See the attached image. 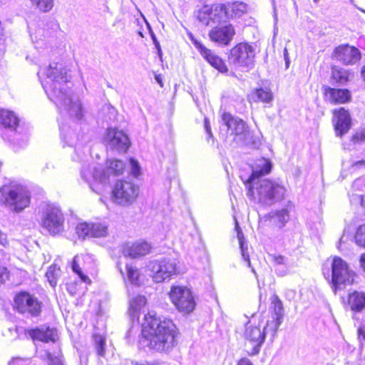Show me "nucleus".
Here are the masks:
<instances>
[{"instance_id":"obj_16","label":"nucleus","mask_w":365,"mask_h":365,"mask_svg":"<svg viewBox=\"0 0 365 365\" xmlns=\"http://www.w3.org/2000/svg\"><path fill=\"white\" fill-rule=\"evenodd\" d=\"M191 40L195 47L200 52L201 56L212 67H214L221 73H226L228 71L225 62L212 51L206 48L202 43H201L197 39H195L192 36L191 37Z\"/></svg>"},{"instance_id":"obj_58","label":"nucleus","mask_w":365,"mask_h":365,"mask_svg":"<svg viewBox=\"0 0 365 365\" xmlns=\"http://www.w3.org/2000/svg\"><path fill=\"white\" fill-rule=\"evenodd\" d=\"M104 108L108 109L109 113L112 116H113V117L115 116V115H116V110H115V108L113 106H112L110 105H107V106H105Z\"/></svg>"},{"instance_id":"obj_9","label":"nucleus","mask_w":365,"mask_h":365,"mask_svg":"<svg viewBox=\"0 0 365 365\" xmlns=\"http://www.w3.org/2000/svg\"><path fill=\"white\" fill-rule=\"evenodd\" d=\"M139 187L128 180H118L112 190V200L120 205L128 206L138 196Z\"/></svg>"},{"instance_id":"obj_7","label":"nucleus","mask_w":365,"mask_h":365,"mask_svg":"<svg viewBox=\"0 0 365 365\" xmlns=\"http://www.w3.org/2000/svg\"><path fill=\"white\" fill-rule=\"evenodd\" d=\"M355 273L350 270L347 263L339 257H334L331 263V287L336 294L342 286L351 284Z\"/></svg>"},{"instance_id":"obj_44","label":"nucleus","mask_w":365,"mask_h":365,"mask_svg":"<svg viewBox=\"0 0 365 365\" xmlns=\"http://www.w3.org/2000/svg\"><path fill=\"white\" fill-rule=\"evenodd\" d=\"M354 239L356 245L365 247V224L357 228Z\"/></svg>"},{"instance_id":"obj_41","label":"nucleus","mask_w":365,"mask_h":365,"mask_svg":"<svg viewBox=\"0 0 365 365\" xmlns=\"http://www.w3.org/2000/svg\"><path fill=\"white\" fill-rule=\"evenodd\" d=\"M31 1L34 6L43 12L49 11L53 6V0H31Z\"/></svg>"},{"instance_id":"obj_47","label":"nucleus","mask_w":365,"mask_h":365,"mask_svg":"<svg viewBox=\"0 0 365 365\" xmlns=\"http://www.w3.org/2000/svg\"><path fill=\"white\" fill-rule=\"evenodd\" d=\"M46 358L48 365H64V360L62 356H54L51 353L47 352Z\"/></svg>"},{"instance_id":"obj_21","label":"nucleus","mask_w":365,"mask_h":365,"mask_svg":"<svg viewBox=\"0 0 365 365\" xmlns=\"http://www.w3.org/2000/svg\"><path fill=\"white\" fill-rule=\"evenodd\" d=\"M151 245L145 241H137L124 245L123 253L125 257L133 259L140 258L148 255L151 250Z\"/></svg>"},{"instance_id":"obj_10","label":"nucleus","mask_w":365,"mask_h":365,"mask_svg":"<svg viewBox=\"0 0 365 365\" xmlns=\"http://www.w3.org/2000/svg\"><path fill=\"white\" fill-rule=\"evenodd\" d=\"M255 56V49L248 43H241L233 47L228 56V62L230 65L247 70L254 66Z\"/></svg>"},{"instance_id":"obj_15","label":"nucleus","mask_w":365,"mask_h":365,"mask_svg":"<svg viewBox=\"0 0 365 365\" xmlns=\"http://www.w3.org/2000/svg\"><path fill=\"white\" fill-rule=\"evenodd\" d=\"M103 168L91 167L89 164H83L81 170V178L89 185L90 187L96 191L93 187V183L106 185V177Z\"/></svg>"},{"instance_id":"obj_2","label":"nucleus","mask_w":365,"mask_h":365,"mask_svg":"<svg viewBox=\"0 0 365 365\" xmlns=\"http://www.w3.org/2000/svg\"><path fill=\"white\" fill-rule=\"evenodd\" d=\"M271 170L272 163L269 160L259 159L252 169V174L244 182L250 200L265 206H271L282 201L287 192L282 184L269 179H259L269 173Z\"/></svg>"},{"instance_id":"obj_64","label":"nucleus","mask_w":365,"mask_h":365,"mask_svg":"<svg viewBox=\"0 0 365 365\" xmlns=\"http://www.w3.org/2000/svg\"><path fill=\"white\" fill-rule=\"evenodd\" d=\"M361 205L365 206V197H361Z\"/></svg>"},{"instance_id":"obj_62","label":"nucleus","mask_w":365,"mask_h":365,"mask_svg":"<svg viewBox=\"0 0 365 365\" xmlns=\"http://www.w3.org/2000/svg\"><path fill=\"white\" fill-rule=\"evenodd\" d=\"M18 360H19V358H17V359H13V361H12L11 362H10V363H9V365H14L15 361H18Z\"/></svg>"},{"instance_id":"obj_35","label":"nucleus","mask_w":365,"mask_h":365,"mask_svg":"<svg viewBox=\"0 0 365 365\" xmlns=\"http://www.w3.org/2000/svg\"><path fill=\"white\" fill-rule=\"evenodd\" d=\"M59 128L61 131V136L64 144L71 147L76 146V135L70 130L66 131L65 126L62 124L59 125Z\"/></svg>"},{"instance_id":"obj_45","label":"nucleus","mask_w":365,"mask_h":365,"mask_svg":"<svg viewBox=\"0 0 365 365\" xmlns=\"http://www.w3.org/2000/svg\"><path fill=\"white\" fill-rule=\"evenodd\" d=\"M45 30H46V36H52V34L54 32H56L59 29V24L58 21L54 19H49L46 26H45Z\"/></svg>"},{"instance_id":"obj_39","label":"nucleus","mask_w":365,"mask_h":365,"mask_svg":"<svg viewBox=\"0 0 365 365\" xmlns=\"http://www.w3.org/2000/svg\"><path fill=\"white\" fill-rule=\"evenodd\" d=\"M76 233L81 239H85L86 237H91V224L86 222L78 224L76 227Z\"/></svg>"},{"instance_id":"obj_52","label":"nucleus","mask_w":365,"mask_h":365,"mask_svg":"<svg viewBox=\"0 0 365 365\" xmlns=\"http://www.w3.org/2000/svg\"><path fill=\"white\" fill-rule=\"evenodd\" d=\"M132 365H160V363L157 361H132L131 362Z\"/></svg>"},{"instance_id":"obj_37","label":"nucleus","mask_w":365,"mask_h":365,"mask_svg":"<svg viewBox=\"0 0 365 365\" xmlns=\"http://www.w3.org/2000/svg\"><path fill=\"white\" fill-rule=\"evenodd\" d=\"M93 343L96 354L100 357H105L106 355V339L103 336L95 334L93 335Z\"/></svg>"},{"instance_id":"obj_19","label":"nucleus","mask_w":365,"mask_h":365,"mask_svg":"<svg viewBox=\"0 0 365 365\" xmlns=\"http://www.w3.org/2000/svg\"><path fill=\"white\" fill-rule=\"evenodd\" d=\"M294 205L288 201L285 206L279 210L271 211L266 218L273 222L278 228H283L290 219V212L294 210Z\"/></svg>"},{"instance_id":"obj_40","label":"nucleus","mask_w":365,"mask_h":365,"mask_svg":"<svg viewBox=\"0 0 365 365\" xmlns=\"http://www.w3.org/2000/svg\"><path fill=\"white\" fill-rule=\"evenodd\" d=\"M127 277L128 280L135 285L139 284V276L140 273L137 268L133 267L130 264H126Z\"/></svg>"},{"instance_id":"obj_60","label":"nucleus","mask_w":365,"mask_h":365,"mask_svg":"<svg viewBox=\"0 0 365 365\" xmlns=\"http://www.w3.org/2000/svg\"><path fill=\"white\" fill-rule=\"evenodd\" d=\"M360 264L363 269L365 271V254H363L360 257Z\"/></svg>"},{"instance_id":"obj_56","label":"nucleus","mask_w":365,"mask_h":365,"mask_svg":"<svg viewBox=\"0 0 365 365\" xmlns=\"http://www.w3.org/2000/svg\"><path fill=\"white\" fill-rule=\"evenodd\" d=\"M8 244V240L6 234L0 230V245L6 246Z\"/></svg>"},{"instance_id":"obj_34","label":"nucleus","mask_w":365,"mask_h":365,"mask_svg":"<svg viewBox=\"0 0 365 365\" xmlns=\"http://www.w3.org/2000/svg\"><path fill=\"white\" fill-rule=\"evenodd\" d=\"M331 78L337 83L344 85L349 81V73L346 70L334 66L331 69Z\"/></svg>"},{"instance_id":"obj_36","label":"nucleus","mask_w":365,"mask_h":365,"mask_svg":"<svg viewBox=\"0 0 365 365\" xmlns=\"http://www.w3.org/2000/svg\"><path fill=\"white\" fill-rule=\"evenodd\" d=\"M60 275L61 269L56 264L51 265L46 273V277L53 287L56 286L57 280Z\"/></svg>"},{"instance_id":"obj_49","label":"nucleus","mask_w":365,"mask_h":365,"mask_svg":"<svg viewBox=\"0 0 365 365\" xmlns=\"http://www.w3.org/2000/svg\"><path fill=\"white\" fill-rule=\"evenodd\" d=\"M148 29H149V34H150V36L153 40V44L157 50V53H158V55L160 58H162V55H163V52H162V50H161V47H160V42L158 41L157 39V37L155 34V33L153 32L152 28L150 27V26L149 24H148Z\"/></svg>"},{"instance_id":"obj_63","label":"nucleus","mask_w":365,"mask_h":365,"mask_svg":"<svg viewBox=\"0 0 365 365\" xmlns=\"http://www.w3.org/2000/svg\"><path fill=\"white\" fill-rule=\"evenodd\" d=\"M361 74H362V76H364V80H365V67H364V68H362Z\"/></svg>"},{"instance_id":"obj_23","label":"nucleus","mask_w":365,"mask_h":365,"mask_svg":"<svg viewBox=\"0 0 365 365\" xmlns=\"http://www.w3.org/2000/svg\"><path fill=\"white\" fill-rule=\"evenodd\" d=\"M336 121L334 124L335 131L337 135L342 136L346 133L351 128V117L349 112L343 108L334 110Z\"/></svg>"},{"instance_id":"obj_27","label":"nucleus","mask_w":365,"mask_h":365,"mask_svg":"<svg viewBox=\"0 0 365 365\" xmlns=\"http://www.w3.org/2000/svg\"><path fill=\"white\" fill-rule=\"evenodd\" d=\"M125 164L122 160H113L109 162L106 168H103V173L106 174L105 177L106 184L109 183V178L111 175L114 176H118L123 174V170H125Z\"/></svg>"},{"instance_id":"obj_28","label":"nucleus","mask_w":365,"mask_h":365,"mask_svg":"<svg viewBox=\"0 0 365 365\" xmlns=\"http://www.w3.org/2000/svg\"><path fill=\"white\" fill-rule=\"evenodd\" d=\"M250 98L254 102L271 103L273 101V93L269 88H258L253 90Z\"/></svg>"},{"instance_id":"obj_17","label":"nucleus","mask_w":365,"mask_h":365,"mask_svg":"<svg viewBox=\"0 0 365 365\" xmlns=\"http://www.w3.org/2000/svg\"><path fill=\"white\" fill-rule=\"evenodd\" d=\"M222 121L230 135H235L240 139L245 138L248 132L247 126L242 120L234 117L230 113H225L222 116Z\"/></svg>"},{"instance_id":"obj_38","label":"nucleus","mask_w":365,"mask_h":365,"mask_svg":"<svg viewBox=\"0 0 365 365\" xmlns=\"http://www.w3.org/2000/svg\"><path fill=\"white\" fill-rule=\"evenodd\" d=\"M91 237H102L107 235L108 227L106 225L100 222L91 224Z\"/></svg>"},{"instance_id":"obj_43","label":"nucleus","mask_w":365,"mask_h":365,"mask_svg":"<svg viewBox=\"0 0 365 365\" xmlns=\"http://www.w3.org/2000/svg\"><path fill=\"white\" fill-rule=\"evenodd\" d=\"M78 256H75L73 259V262H72V264H71L72 270L73 272H75L76 274H78V276L79 277V278L81 279L82 282H86V283L90 282L91 280H90L89 277L83 273L81 267H79V264L78 263Z\"/></svg>"},{"instance_id":"obj_1","label":"nucleus","mask_w":365,"mask_h":365,"mask_svg":"<svg viewBox=\"0 0 365 365\" xmlns=\"http://www.w3.org/2000/svg\"><path fill=\"white\" fill-rule=\"evenodd\" d=\"M38 78L46 76L41 85L48 98L55 103L61 113L65 112L73 120H81L83 116L82 105L74 97L68 85V76L65 68L58 63H52L48 67L41 68Z\"/></svg>"},{"instance_id":"obj_25","label":"nucleus","mask_w":365,"mask_h":365,"mask_svg":"<svg viewBox=\"0 0 365 365\" xmlns=\"http://www.w3.org/2000/svg\"><path fill=\"white\" fill-rule=\"evenodd\" d=\"M235 230L237 231V239L239 241L240 249L242 259L247 263V267L251 268V270L254 273L256 278H257V272H256L255 269L252 267V264L250 262V255L248 252L247 242L246 241L244 234H243L240 227L239 226V224L237 222V220H235Z\"/></svg>"},{"instance_id":"obj_50","label":"nucleus","mask_w":365,"mask_h":365,"mask_svg":"<svg viewBox=\"0 0 365 365\" xmlns=\"http://www.w3.org/2000/svg\"><path fill=\"white\" fill-rule=\"evenodd\" d=\"M272 260L276 265H284L286 264V259L282 255H271Z\"/></svg>"},{"instance_id":"obj_3","label":"nucleus","mask_w":365,"mask_h":365,"mask_svg":"<svg viewBox=\"0 0 365 365\" xmlns=\"http://www.w3.org/2000/svg\"><path fill=\"white\" fill-rule=\"evenodd\" d=\"M178 330L172 320L145 315L142 324L141 336L138 340L140 349L158 352H170L177 345Z\"/></svg>"},{"instance_id":"obj_12","label":"nucleus","mask_w":365,"mask_h":365,"mask_svg":"<svg viewBox=\"0 0 365 365\" xmlns=\"http://www.w3.org/2000/svg\"><path fill=\"white\" fill-rule=\"evenodd\" d=\"M177 264L174 259L163 257L149 262L148 268L153 280L160 283L176 274Z\"/></svg>"},{"instance_id":"obj_14","label":"nucleus","mask_w":365,"mask_h":365,"mask_svg":"<svg viewBox=\"0 0 365 365\" xmlns=\"http://www.w3.org/2000/svg\"><path fill=\"white\" fill-rule=\"evenodd\" d=\"M245 337L252 346V349L248 351V354L252 356L257 354L264 341L265 332L259 327H253L247 324Z\"/></svg>"},{"instance_id":"obj_42","label":"nucleus","mask_w":365,"mask_h":365,"mask_svg":"<svg viewBox=\"0 0 365 365\" xmlns=\"http://www.w3.org/2000/svg\"><path fill=\"white\" fill-rule=\"evenodd\" d=\"M210 7L208 6H204L202 9L198 11V14L197 16L198 20L206 26L210 25L211 16L210 15Z\"/></svg>"},{"instance_id":"obj_11","label":"nucleus","mask_w":365,"mask_h":365,"mask_svg":"<svg viewBox=\"0 0 365 365\" xmlns=\"http://www.w3.org/2000/svg\"><path fill=\"white\" fill-rule=\"evenodd\" d=\"M169 295L173 304L179 312L189 314L194 310L196 305L195 300L191 291L186 287L172 286Z\"/></svg>"},{"instance_id":"obj_51","label":"nucleus","mask_w":365,"mask_h":365,"mask_svg":"<svg viewBox=\"0 0 365 365\" xmlns=\"http://www.w3.org/2000/svg\"><path fill=\"white\" fill-rule=\"evenodd\" d=\"M354 143L362 142L365 140V130L360 133H356L351 138Z\"/></svg>"},{"instance_id":"obj_29","label":"nucleus","mask_w":365,"mask_h":365,"mask_svg":"<svg viewBox=\"0 0 365 365\" xmlns=\"http://www.w3.org/2000/svg\"><path fill=\"white\" fill-rule=\"evenodd\" d=\"M146 299L144 296L137 295L130 300L129 315L133 321L138 319L140 309L145 306Z\"/></svg>"},{"instance_id":"obj_24","label":"nucleus","mask_w":365,"mask_h":365,"mask_svg":"<svg viewBox=\"0 0 365 365\" xmlns=\"http://www.w3.org/2000/svg\"><path fill=\"white\" fill-rule=\"evenodd\" d=\"M325 96L334 103H345L351 98L350 92L347 89L325 88Z\"/></svg>"},{"instance_id":"obj_54","label":"nucleus","mask_w":365,"mask_h":365,"mask_svg":"<svg viewBox=\"0 0 365 365\" xmlns=\"http://www.w3.org/2000/svg\"><path fill=\"white\" fill-rule=\"evenodd\" d=\"M6 271L7 269L6 267L0 266V284L4 283L7 277Z\"/></svg>"},{"instance_id":"obj_33","label":"nucleus","mask_w":365,"mask_h":365,"mask_svg":"<svg viewBox=\"0 0 365 365\" xmlns=\"http://www.w3.org/2000/svg\"><path fill=\"white\" fill-rule=\"evenodd\" d=\"M282 322L283 320L271 317L270 319L267 320V324L263 329L265 335L270 334L271 337L273 339Z\"/></svg>"},{"instance_id":"obj_53","label":"nucleus","mask_w":365,"mask_h":365,"mask_svg":"<svg viewBox=\"0 0 365 365\" xmlns=\"http://www.w3.org/2000/svg\"><path fill=\"white\" fill-rule=\"evenodd\" d=\"M204 126H205V130L207 134V138H212V134L211 132V127L210 125L208 119L206 118H205V120H204Z\"/></svg>"},{"instance_id":"obj_32","label":"nucleus","mask_w":365,"mask_h":365,"mask_svg":"<svg viewBox=\"0 0 365 365\" xmlns=\"http://www.w3.org/2000/svg\"><path fill=\"white\" fill-rule=\"evenodd\" d=\"M229 11V17H240L247 12V5L242 1H236L227 5Z\"/></svg>"},{"instance_id":"obj_13","label":"nucleus","mask_w":365,"mask_h":365,"mask_svg":"<svg viewBox=\"0 0 365 365\" xmlns=\"http://www.w3.org/2000/svg\"><path fill=\"white\" fill-rule=\"evenodd\" d=\"M104 142L108 149L118 153H125L130 145L128 135L115 128H108Z\"/></svg>"},{"instance_id":"obj_20","label":"nucleus","mask_w":365,"mask_h":365,"mask_svg":"<svg viewBox=\"0 0 365 365\" xmlns=\"http://www.w3.org/2000/svg\"><path fill=\"white\" fill-rule=\"evenodd\" d=\"M208 35L211 41L219 44L227 45L235 35V29L231 24L215 26Z\"/></svg>"},{"instance_id":"obj_61","label":"nucleus","mask_w":365,"mask_h":365,"mask_svg":"<svg viewBox=\"0 0 365 365\" xmlns=\"http://www.w3.org/2000/svg\"><path fill=\"white\" fill-rule=\"evenodd\" d=\"M276 272L281 276H283L286 274V270L285 269H282V270H279V269H277Z\"/></svg>"},{"instance_id":"obj_57","label":"nucleus","mask_w":365,"mask_h":365,"mask_svg":"<svg viewBox=\"0 0 365 365\" xmlns=\"http://www.w3.org/2000/svg\"><path fill=\"white\" fill-rule=\"evenodd\" d=\"M79 359H80L81 365H83V364H85V365H87V363L88 361V356L87 354H83L82 353H80Z\"/></svg>"},{"instance_id":"obj_6","label":"nucleus","mask_w":365,"mask_h":365,"mask_svg":"<svg viewBox=\"0 0 365 365\" xmlns=\"http://www.w3.org/2000/svg\"><path fill=\"white\" fill-rule=\"evenodd\" d=\"M1 192L4 205L13 212H21L30 204V192L18 183L4 185Z\"/></svg>"},{"instance_id":"obj_5","label":"nucleus","mask_w":365,"mask_h":365,"mask_svg":"<svg viewBox=\"0 0 365 365\" xmlns=\"http://www.w3.org/2000/svg\"><path fill=\"white\" fill-rule=\"evenodd\" d=\"M38 222L51 235H60L64 231L65 217L59 206L42 202L38 209Z\"/></svg>"},{"instance_id":"obj_55","label":"nucleus","mask_w":365,"mask_h":365,"mask_svg":"<svg viewBox=\"0 0 365 365\" xmlns=\"http://www.w3.org/2000/svg\"><path fill=\"white\" fill-rule=\"evenodd\" d=\"M284 58L285 61V68L287 69L289 67L290 60L289 58V53L287 48L284 49Z\"/></svg>"},{"instance_id":"obj_59","label":"nucleus","mask_w":365,"mask_h":365,"mask_svg":"<svg viewBox=\"0 0 365 365\" xmlns=\"http://www.w3.org/2000/svg\"><path fill=\"white\" fill-rule=\"evenodd\" d=\"M237 365H253L252 363L250 361V359L247 358L241 359L239 361Z\"/></svg>"},{"instance_id":"obj_26","label":"nucleus","mask_w":365,"mask_h":365,"mask_svg":"<svg viewBox=\"0 0 365 365\" xmlns=\"http://www.w3.org/2000/svg\"><path fill=\"white\" fill-rule=\"evenodd\" d=\"M210 15L213 24H220L225 22L229 17V11L225 4H214L210 8Z\"/></svg>"},{"instance_id":"obj_18","label":"nucleus","mask_w":365,"mask_h":365,"mask_svg":"<svg viewBox=\"0 0 365 365\" xmlns=\"http://www.w3.org/2000/svg\"><path fill=\"white\" fill-rule=\"evenodd\" d=\"M334 56L337 61L345 65H352L361 58L358 48L349 45H341L334 49Z\"/></svg>"},{"instance_id":"obj_48","label":"nucleus","mask_w":365,"mask_h":365,"mask_svg":"<svg viewBox=\"0 0 365 365\" xmlns=\"http://www.w3.org/2000/svg\"><path fill=\"white\" fill-rule=\"evenodd\" d=\"M129 163H130V166L131 174L134 177L137 178L138 175H140V170H141V168H140V166L138 162L135 159L130 158L129 160Z\"/></svg>"},{"instance_id":"obj_46","label":"nucleus","mask_w":365,"mask_h":365,"mask_svg":"<svg viewBox=\"0 0 365 365\" xmlns=\"http://www.w3.org/2000/svg\"><path fill=\"white\" fill-rule=\"evenodd\" d=\"M139 325L138 324H135L134 322H133L130 327L127 331L125 338L127 339L128 342H131L132 339H133L135 336V335L139 331Z\"/></svg>"},{"instance_id":"obj_8","label":"nucleus","mask_w":365,"mask_h":365,"mask_svg":"<svg viewBox=\"0 0 365 365\" xmlns=\"http://www.w3.org/2000/svg\"><path fill=\"white\" fill-rule=\"evenodd\" d=\"M42 302L27 292H20L14 299V307L27 317H37L42 312Z\"/></svg>"},{"instance_id":"obj_4","label":"nucleus","mask_w":365,"mask_h":365,"mask_svg":"<svg viewBox=\"0 0 365 365\" xmlns=\"http://www.w3.org/2000/svg\"><path fill=\"white\" fill-rule=\"evenodd\" d=\"M0 124L4 129L2 137L5 140H8L14 146L19 148L26 145L29 137L28 129L19 123V118L13 111L1 109Z\"/></svg>"},{"instance_id":"obj_22","label":"nucleus","mask_w":365,"mask_h":365,"mask_svg":"<svg viewBox=\"0 0 365 365\" xmlns=\"http://www.w3.org/2000/svg\"><path fill=\"white\" fill-rule=\"evenodd\" d=\"M26 334L34 341H40L48 343L55 342L58 339L57 331L55 329L48 327H36L26 331Z\"/></svg>"},{"instance_id":"obj_30","label":"nucleus","mask_w":365,"mask_h":365,"mask_svg":"<svg viewBox=\"0 0 365 365\" xmlns=\"http://www.w3.org/2000/svg\"><path fill=\"white\" fill-rule=\"evenodd\" d=\"M349 304L351 310L359 312L365 309V292H354L349 295Z\"/></svg>"},{"instance_id":"obj_31","label":"nucleus","mask_w":365,"mask_h":365,"mask_svg":"<svg viewBox=\"0 0 365 365\" xmlns=\"http://www.w3.org/2000/svg\"><path fill=\"white\" fill-rule=\"evenodd\" d=\"M272 302H271V317L283 320L284 315V310L283 307V304L279 297L276 294H274L272 297Z\"/></svg>"}]
</instances>
